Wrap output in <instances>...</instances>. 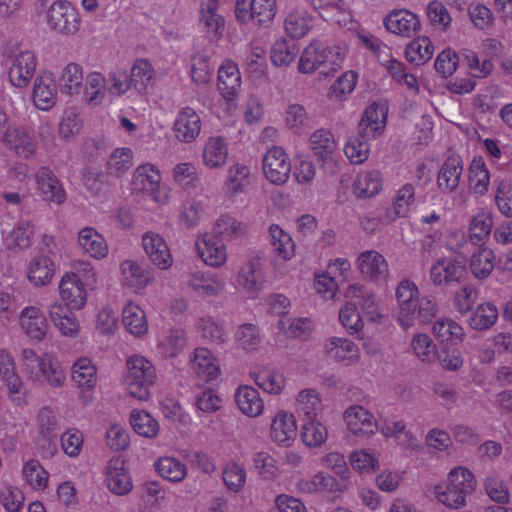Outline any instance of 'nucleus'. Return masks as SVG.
<instances>
[{"mask_svg": "<svg viewBox=\"0 0 512 512\" xmlns=\"http://www.w3.org/2000/svg\"><path fill=\"white\" fill-rule=\"evenodd\" d=\"M374 140L369 136H364L358 130L357 134L350 135L343 147V151L347 159L352 164H363L370 155L371 141Z\"/></svg>", "mask_w": 512, "mask_h": 512, "instance_id": "680f3d73", "label": "nucleus"}, {"mask_svg": "<svg viewBox=\"0 0 512 512\" xmlns=\"http://www.w3.org/2000/svg\"><path fill=\"white\" fill-rule=\"evenodd\" d=\"M323 350L330 360L345 366L355 365L361 358L358 344L344 336L327 337L323 343Z\"/></svg>", "mask_w": 512, "mask_h": 512, "instance_id": "a211bd4d", "label": "nucleus"}, {"mask_svg": "<svg viewBox=\"0 0 512 512\" xmlns=\"http://www.w3.org/2000/svg\"><path fill=\"white\" fill-rule=\"evenodd\" d=\"M142 248L149 261L160 270H168L174 263L171 249L165 238L156 231H147L141 238Z\"/></svg>", "mask_w": 512, "mask_h": 512, "instance_id": "aec40b11", "label": "nucleus"}, {"mask_svg": "<svg viewBox=\"0 0 512 512\" xmlns=\"http://www.w3.org/2000/svg\"><path fill=\"white\" fill-rule=\"evenodd\" d=\"M337 486L336 479L324 472L302 476L296 482V489L302 494L334 492L337 490Z\"/></svg>", "mask_w": 512, "mask_h": 512, "instance_id": "6e6d98bb", "label": "nucleus"}, {"mask_svg": "<svg viewBox=\"0 0 512 512\" xmlns=\"http://www.w3.org/2000/svg\"><path fill=\"white\" fill-rule=\"evenodd\" d=\"M389 108L383 101L370 103L363 111L358 130L373 139L381 136L387 126Z\"/></svg>", "mask_w": 512, "mask_h": 512, "instance_id": "b1692460", "label": "nucleus"}, {"mask_svg": "<svg viewBox=\"0 0 512 512\" xmlns=\"http://www.w3.org/2000/svg\"><path fill=\"white\" fill-rule=\"evenodd\" d=\"M122 324L135 339H143L149 332V321L144 308L136 301L126 302L122 308Z\"/></svg>", "mask_w": 512, "mask_h": 512, "instance_id": "72a5a7b5", "label": "nucleus"}, {"mask_svg": "<svg viewBox=\"0 0 512 512\" xmlns=\"http://www.w3.org/2000/svg\"><path fill=\"white\" fill-rule=\"evenodd\" d=\"M299 424L294 412L279 409L274 412L268 425V437L279 448H290L299 435Z\"/></svg>", "mask_w": 512, "mask_h": 512, "instance_id": "6e6552de", "label": "nucleus"}, {"mask_svg": "<svg viewBox=\"0 0 512 512\" xmlns=\"http://www.w3.org/2000/svg\"><path fill=\"white\" fill-rule=\"evenodd\" d=\"M276 12L277 0L235 1V18L241 24L269 25L274 20Z\"/></svg>", "mask_w": 512, "mask_h": 512, "instance_id": "9d476101", "label": "nucleus"}, {"mask_svg": "<svg viewBox=\"0 0 512 512\" xmlns=\"http://www.w3.org/2000/svg\"><path fill=\"white\" fill-rule=\"evenodd\" d=\"M312 27L313 17L304 9L291 11L284 21L286 34L294 39L303 38Z\"/></svg>", "mask_w": 512, "mask_h": 512, "instance_id": "338daca9", "label": "nucleus"}, {"mask_svg": "<svg viewBox=\"0 0 512 512\" xmlns=\"http://www.w3.org/2000/svg\"><path fill=\"white\" fill-rule=\"evenodd\" d=\"M68 305L55 301L48 306V315L54 327L67 338H76L80 333V323Z\"/></svg>", "mask_w": 512, "mask_h": 512, "instance_id": "c9c22d12", "label": "nucleus"}, {"mask_svg": "<svg viewBox=\"0 0 512 512\" xmlns=\"http://www.w3.org/2000/svg\"><path fill=\"white\" fill-rule=\"evenodd\" d=\"M464 273V266L454 258L442 256L435 259L429 269V279L434 286L445 287L458 282Z\"/></svg>", "mask_w": 512, "mask_h": 512, "instance_id": "c85d7f7f", "label": "nucleus"}, {"mask_svg": "<svg viewBox=\"0 0 512 512\" xmlns=\"http://www.w3.org/2000/svg\"><path fill=\"white\" fill-rule=\"evenodd\" d=\"M234 398L238 410L248 418L260 417L265 411V403L260 392L251 385L238 386Z\"/></svg>", "mask_w": 512, "mask_h": 512, "instance_id": "79ce46f5", "label": "nucleus"}, {"mask_svg": "<svg viewBox=\"0 0 512 512\" xmlns=\"http://www.w3.org/2000/svg\"><path fill=\"white\" fill-rule=\"evenodd\" d=\"M432 333L442 346H457L466 333L463 326L451 318H439L432 326Z\"/></svg>", "mask_w": 512, "mask_h": 512, "instance_id": "09e8293b", "label": "nucleus"}, {"mask_svg": "<svg viewBox=\"0 0 512 512\" xmlns=\"http://www.w3.org/2000/svg\"><path fill=\"white\" fill-rule=\"evenodd\" d=\"M435 53V46L427 35H418L405 47V59L414 66H422L428 63Z\"/></svg>", "mask_w": 512, "mask_h": 512, "instance_id": "3c124183", "label": "nucleus"}, {"mask_svg": "<svg viewBox=\"0 0 512 512\" xmlns=\"http://www.w3.org/2000/svg\"><path fill=\"white\" fill-rule=\"evenodd\" d=\"M269 243L272 247L274 259L273 271L276 275L287 273L286 263L296 255V244L292 236L278 224L268 227Z\"/></svg>", "mask_w": 512, "mask_h": 512, "instance_id": "ddd939ff", "label": "nucleus"}, {"mask_svg": "<svg viewBox=\"0 0 512 512\" xmlns=\"http://www.w3.org/2000/svg\"><path fill=\"white\" fill-rule=\"evenodd\" d=\"M251 175L252 168L248 163L235 162L230 165L222 187L225 199L231 203L236 202L247 191Z\"/></svg>", "mask_w": 512, "mask_h": 512, "instance_id": "393cba45", "label": "nucleus"}, {"mask_svg": "<svg viewBox=\"0 0 512 512\" xmlns=\"http://www.w3.org/2000/svg\"><path fill=\"white\" fill-rule=\"evenodd\" d=\"M490 171L482 156H474L468 166V186L478 196H484L490 187Z\"/></svg>", "mask_w": 512, "mask_h": 512, "instance_id": "603ef678", "label": "nucleus"}, {"mask_svg": "<svg viewBox=\"0 0 512 512\" xmlns=\"http://www.w3.org/2000/svg\"><path fill=\"white\" fill-rule=\"evenodd\" d=\"M463 172L462 161L457 156H451L441 166L437 175V186L444 193H451L459 186Z\"/></svg>", "mask_w": 512, "mask_h": 512, "instance_id": "5fc2aeb1", "label": "nucleus"}, {"mask_svg": "<svg viewBox=\"0 0 512 512\" xmlns=\"http://www.w3.org/2000/svg\"><path fill=\"white\" fill-rule=\"evenodd\" d=\"M129 424L132 430L146 439H154L159 435V421L144 409H132L129 413Z\"/></svg>", "mask_w": 512, "mask_h": 512, "instance_id": "13d9d810", "label": "nucleus"}, {"mask_svg": "<svg viewBox=\"0 0 512 512\" xmlns=\"http://www.w3.org/2000/svg\"><path fill=\"white\" fill-rule=\"evenodd\" d=\"M348 461L354 472L370 476L380 470L381 452L371 447H361L350 452Z\"/></svg>", "mask_w": 512, "mask_h": 512, "instance_id": "a18cd8bd", "label": "nucleus"}, {"mask_svg": "<svg viewBox=\"0 0 512 512\" xmlns=\"http://www.w3.org/2000/svg\"><path fill=\"white\" fill-rule=\"evenodd\" d=\"M199 25L211 39H218L222 35L225 26V20L219 13V7L201 2Z\"/></svg>", "mask_w": 512, "mask_h": 512, "instance_id": "052dcab7", "label": "nucleus"}, {"mask_svg": "<svg viewBox=\"0 0 512 512\" xmlns=\"http://www.w3.org/2000/svg\"><path fill=\"white\" fill-rule=\"evenodd\" d=\"M342 419L347 433L357 439H369L378 432L376 417L362 405L348 406L343 412Z\"/></svg>", "mask_w": 512, "mask_h": 512, "instance_id": "9b49d317", "label": "nucleus"}, {"mask_svg": "<svg viewBox=\"0 0 512 512\" xmlns=\"http://www.w3.org/2000/svg\"><path fill=\"white\" fill-rule=\"evenodd\" d=\"M32 100L39 110L48 111L54 107L57 100V86L52 72L42 70L34 80Z\"/></svg>", "mask_w": 512, "mask_h": 512, "instance_id": "c756f323", "label": "nucleus"}, {"mask_svg": "<svg viewBox=\"0 0 512 512\" xmlns=\"http://www.w3.org/2000/svg\"><path fill=\"white\" fill-rule=\"evenodd\" d=\"M261 169L266 181L275 186H282L290 179L292 162L283 147L273 146L263 154Z\"/></svg>", "mask_w": 512, "mask_h": 512, "instance_id": "1a4fd4ad", "label": "nucleus"}, {"mask_svg": "<svg viewBox=\"0 0 512 512\" xmlns=\"http://www.w3.org/2000/svg\"><path fill=\"white\" fill-rule=\"evenodd\" d=\"M387 32L402 38H410L421 30L420 16L407 8H394L383 19Z\"/></svg>", "mask_w": 512, "mask_h": 512, "instance_id": "2eb2a0df", "label": "nucleus"}, {"mask_svg": "<svg viewBox=\"0 0 512 512\" xmlns=\"http://www.w3.org/2000/svg\"><path fill=\"white\" fill-rule=\"evenodd\" d=\"M103 439L105 445L115 452L127 450L131 442L129 431L117 421H109L104 425Z\"/></svg>", "mask_w": 512, "mask_h": 512, "instance_id": "774afa93", "label": "nucleus"}, {"mask_svg": "<svg viewBox=\"0 0 512 512\" xmlns=\"http://www.w3.org/2000/svg\"><path fill=\"white\" fill-rule=\"evenodd\" d=\"M55 271L54 261L44 253H38L32 256L28 262L26 275L33 286L43 287L52 281Z\"/></svg>", "mask_w": 512, "mask_h": 512, "instance_id": "c03bdc74", "label": "nucleus"}, {"mask_svg": "<svg viewBox=\"0 0 512 512\" xmlns=\"http://www.w3.org/2000/svg\"><path fill=\"white\" fill-rule=\"evenodd\" d=\"M496 256L492 248L481 243L473 251L469 260L472 275L478 280L488 278L495 268Z\"/></svg>", "mask_w": 512, "mask_h": 512, "instance_id": "8fccbe9b", "label": "nucleus"}, {"mask_svg": "<svg viewBox=\"0 0 512 512\" xmlns=\"http://www.w3.org/2000/svg\"><path fill=\"white\" fill-rule=\"evenodd\" d=\"M38 195L49 203L61 205L66 201V192L57 176L47 167H41L33 177Z\"/></svg>", "mask_w": 512, "mask_h": 512, "instance_id": "cd10ccee", "label": "nucleus"}, {"mask_svg": "<svg viewBox=\"0 0 512 512\" xmlns=\"http://www.w3.org/2000/svg\"><path fill=\"white\" fill-rule=\"evenodd\" d=\"M156 381V367L147 357L133 354L126 358L122 385L130 397L140 402L149 401L152 398L151 388Z\"/></svg>", "mask_w": 512, "mask_h": 512, "instance_id": "f03ea898", "label": "nucleus"}, {"mask_svg": "<svg viewBox=\"0 0 512 512\" xmlns=\"http://www.w3.org/2000/svg\"><path fill=\"white\" fill-rule=\"evenodd\" d=\"M38 61L34 52L25 50L17 54L8 69L9 83L16 88H25L33 78Z\"/></svg>", "mask_w": 512, "mask_h": 512, "instance_id": "bb28decb", "label": "nucleus"}, {"mask_svg": "<svg viewBox=\"0 0 512 512\" xmlns=\"http://www.w3.org/2000/svg\"><path fill=\"white\" fill-rule=\"evenodd\" d=\"M20 362L27 379L35 383H46L60 388L66 381L60 361L52 354L39 356L33 349L25 348L21 352Z\"/></svg>", "mask_w": 512, "mask_h": 512, "instance_id": "7ed1b4c3", "label": "nucleus"}, {"mask_svg": "<svg viewBox=\"0 0 512 512\" xmlns=\"http://www.w3.org/2000/svg\"><path fill=\"white\" fill-rule=\"evenodd\" d=\"M345 57V51L339 46H328L313 39L302 49L297 70L301 74L310 75L320 68H328L330 73H334L341 67Z\"/></svg>", "mask_w": 512, "mask_h": 512, "instance_id": "423d86ee", "label": "nucleus"}, {"mask_svg": "<svg viewBox=\"0 0 512 512\" xmlns=\"http://www.w3.org/2000/svg\"><path fill=\"white\" fill-rule=\"evenodd\" d=\"M395 299L396 320L404 330L428 323L437 313L436 302L429 297H422L417 284L410 279L398 283Z\"/></svg>", "mask_w": 512, "mask_h": 512, "instance_id": "f257e3e1", "label": "nucleus"}, {"mask_svg": "<svg viewBox=\"0 0 512 512\" xmlns=\"http://www.w3.org/2000/svg\"><path fill=\"white\" fill-rule=\"evenodd\" d=\"M0 378L8 390L10 400L16 405L23 404L25 385L17 372L14 358L5 349L0 350Z\"/></svg>", "mask_w": 512, "mask_h": 512, "instance_id": "4be33fe9", "label": "nucleus"}, {"mask_svg": "<svg viewBox=\"0 0 512 512\" xmlns=\"http://www.w3.org/2000/svg\"><path fill=\"white\" fill-rule=\"evenodd\" d=\"M236 285L249 297L256 296L265 285L261 263L258 260L245 262L238 270Z\"/></svg>", "mask_w": 512, "mask_h": 512, "instance_id": "ea45409f", "label": "nucleus"}, {"mask_svg": "<svg viewBox=\"0 0 512 512\" xmlns=\"http://www.w3.org/2000/svg\"><path fill=\"white\" fill-rule=\"evenodd\" d=\"M309 148L323 165L336 159L339 144L333 133L325 128L316 129L308 139Z\"/></svg>", "mask_w": 512, "mask_h": 512, "instance_id": "58836bf2", "label": "nucleus"}, {"mask_svg": "<svg viewBox=\"0 0 512 512\" xmlns=\"http://www.w3.org/2000/svg\"><path fill=\"white\" fill-rule=\"evenodd\" d=\"M19 157L29 159L36 151V141L32 132L21 126H8L0 138Z\"/></svg>", "mask_w": 512, "mask_h": 512, "instance_id": "e433bc0d", "label": "nucleus"}, {"mask_svg": "<svg viewBox=\"0 0 512 512\" xmlns=\"http://www.w3.org/2000/svg\"><path fill=\"white\" fill-rule=\"evenodd\" d=\"M229 158V143L225 137L212 135L205 139L201 147L200 160L206 169L222 170L227 166Z\"/></svg>", "mask_w": 512, "mask_h": 512, "instance_id": "412c9836", "label": "nucleus"}, {"mask_svg": "<svg viewBox=\"0 0 512 512\" xmlns=\"http://www.w3.org/2000/svg\"><path fill=\"white\" fill-rule=\"evenodd\" d=\"M249 375L253 382L268 395H281L287 385L285 373L270 365H255Z\"/></svg>", "mask_w": 512, "mask_h": 512, "instance_id": "a878e982", "label": "nucleus"}, {"mask_svg": "<svg viewBox=\"0 0 512 512\" xmlns=\"http://www.w3.org/2000/svg\"><path fill=\"white\" fill-rule=\"evenodd\" d=\"M359 274L373 283L385 282L390 277L389 264L386 258L376 250L362 251L355 260Z\"/></svg>", "mask_w": 512, "mask_h": 512, "instance_id": "6ab92c4d", "label": "nucleus"}, {"mask_svg": "<svg viewBox=\"0 0 512 512\" xmlns=\"http://www.w3.org/2000/svg\"><path fill=\"white\" fill-rule=\"evenodd\" d=\"M34 232L33 222L26 219L20 220L4 237V244L9 250L23 251L30 247Z\"/></svg>", "mask_w": 512, "mask_h": 512, "instance_id": "0e129e2a", "label": "nucleus"}, {"mask_svg": "<svg viewBox=\"0 0 512 512\" xmlns=\"http://www.w3.org/2000/svg\"><path fill=\"white\" fill-rule=\"evenodd\" d=\"M175 139L182 144H191L197 140L202 130L200 115L191 107L181 108L173 122Z\"/></svg>", "mask_w": 512, "mask_h": 512, "instance_id": "5701e85b", "label": "nucleus"}, {"mask_svg": "<svg viewBox=\"0 0 512 512\" xmlns=\"http://www.w3.org/2000/svg\"><path fill=\"white\" fill-rule=\"evenodd\" d=\"M417 208L415 187L412 184H404L394 194L391 213L394 218H405L412 214Z\"/></svg>", "mask_w": 512, "mask_h": 512, "instance_id": "69168bd1", "label": "nucleus"}, {"mask_svg": "<svg viewBox=\"0 0 512 512\" xmlns=\"http://www.w3.org/2000/svg\"><path fill=\"white\" fill-rule=\"evenodd\" d=\"M105 483L115 495L124 496L133 489L132 477L121 457L112 458L106 467Z\"/></svg>", "mask_w": 512, "mask_h": 512, "instance_id": "f704fd0d", "label": "nucleus"}, {"mask_svg": "<svg viewBox=\"0 0 512 512\" xmlns=\"http://www.w3.org/2000/svg\"><path fill=\"white\" fill-rule=\"evenodd\" d=\"M188 286L200 297L215 298L224 292L226 282L215 272L197 270L191 273Z\"/></svg>", "mask_w": 512, "mask_h": 512, "instance_id": "473e14b6", "label": "nucleus"}, {"mask_svg": "<svg viewBox=\"0 0 512 512\" xmlns=\"http://www.w3.org/2000/svg\"><path fill=\"white\" fill-rule=\"evenodd\" d=\"M71 377L81 400L85 403L92 402L96 392V365L93 360L87 357L78 358L71 367Z\"/></svg>", "mask_w": 512, "mask_h": 512, "instance_id": "f3484780", "label": "nucleus"}, {"mask_svg": "<svg viewBox=\"0 0 512 512\" xmlns=\"http://www.w3.org/2000/svg\"><path fill=\"white\" fill-rule=\"evenodd\" d=\"M121 283L136 294H142L153 279L146 267L137 260L127 259L120 265Z\"/></svg>", "mask_w": 512, "mask_h": 512, "instance_id": "7c9ffc66", "label": "nucleus"}, {"mask_svg": "<svg viewBox=\"0 0 512 512\" xmlns=\"http://www.w3.org/2000/svg\"><path fill=\"white\" fill-rule=\"evenodd\" d=\"M384 186L382 173L376 169L360 170L351 184V191L358 199H370L379 195Z\"/></svg>", "mask_w": 512, "mask_h": 512, "instance_id": "4c0bfd02", "label": "nucleus"}, {"mask_svg": "<svg viewBox=\"0 0 512 512\" xmlns=\"http://www.w3.org/2000/svg\"><path fill=\"white\" fill-rule=\"evenodd\" d=\"M299 435L305 447L319 448L328 440L329 430L327 424L318 416H308L303 419Z\"/></svg>", "mask_w": 512, "mask_h": 512, "instance_id": "49530a36", "label": "nucleus"}, {"mask_svg": "<svg viewBox=\"0 0 512 512\" xmlns=\"http://www.w3.org/2000/svg\"><path fill=\"white\" fill-rule=\"evenodd\" d=\"M130 191L134 195L147 197L157 207L167 206L172 198L170 186L162 181L159 167L153 163H143L133 172Z\"/></svg>", "mask_w": 512, "mask_h": 512, "instance_id": "20e7f679", "label": "nucleus"}, {"mask_svg": "<svg viewBox=\"0 0 512 512\" xmlns=\"http://www.w3.org/2000/svg\"><path fill=\"white\" fill-rule=\"evenodd\" d=\"M241 84L242 78L237 64L230 59L224 60L217 72L219 105L224 113L231 115L237 110Z\"/></svg>", "mask_w": 512, "mask_h": 512, "instance_id": "0eeeda50", "label": "nucleus"}, {"mask_svg": "<svg viewBox=\"0 0 512 512\" xmlns=\"http://www.w3.org/2000/svg\"><path fill=\"white\" fill-rule=\"evenodd\" d=\"M280 334L289 339L305 338L314 329V321L309 317L282 316L277 321Z\"/></svg>", "mask_w": 512, "mask_h": 512, "instance_id": "bf43d9fd", "label": "nucleus"}, {"mask_svg": "<svg viewBox=\"0 0 512 512\" xmlns=\"http://www.w3.org/2000/svg\"><path fill=\"white\" fill-rule=\"evenodd\" d=\"M155 77L156 70L153 65L147 59L138 58L130 68L128 79L131 89L139 95H146L152 88Z\"/></svg>", "mask_w": 512, "mask_h": 512, "instance_id": "de8ad7c7", "label": "nucleus"}, {"mask_svg": "<svg viewBox=\"0 0 512 512\" xmlns=\"http://www.w3.org/2000/svg\"><path fill=\"white\" fill-rule=\"evenodd\" d=\"M493 227V214L488 208H479L471 215L468 225V238L472 244L484 243Z\"/></svg>", "mask_w": 512, "mask_h": 512, "instance_id": "864d4df0", "label": "nucleus"}, {"mask_svg": "<svg viewBox=\"0 0 512 512\" xmlns=\"http://www.w3.org/2000/svg\"><path fill=\"white\" fill-rule=\"evenodd\" d=\"M195 250L200 260L208 267H222L228 259L227 249L216 234L202 231L195 237Z\"/></svg>", "mask_w": 512, "mask_h": 512, "instance_id": "4468645a", "label": "nucleus"}, {"mask_svg": "<svg viewBox=\"0 0 512 512\" xmlns=\"http://www.w3.org/2000/svg\"><path fill=\"white\" fill-rule=\"evenodd\" d=\"M153 467L159 477L171 483H181L188 475L186 464L174 456L157 458Z\"/></svg>", "mask_w": 512, "mask_h": 512, "instance_id": "4d7b16f0", "label": "nucleus"}, {"mask_svg": "<svg viewBox=\"0 0 512 512\" xmlns=\"http://www.w3.org/2000/svg\"><path fill=\"white\" fill-rule=\"evenodd\" d=\"M130 89L131 83L126 70L115 68L105 73L101 83H98V98L113 100L125 95Z\"/></svg>", "mask_w": 512, "mask_h": 512, "instance_id": "37998d69", "label": "nucleus"}, {"mask_svg": "<svg viewBox=\"0 0 512 512\" xmlns=\"http://www.w3.org/2000/svg\"><path fill=\"white\" fill-rule=\"evenodd\" d=\"M18 322L21 331L30 339L42 341L48 332V322L41 308L36 306L24 307L19 315Z\"/></svg>", "mask_w": 512, "mask_h": 512, "instance_id": "2f4dec72", "label": "nucleus"}, {"mask_svg": "<svg viewBox=\"0 0 512 512\" xmlns=\"http://www.w3.org/2000/svg\"><path fill=\"white\" fill-rule=\"evenodd\" d=\"M46 23L54 33L73 35L80 28V17L71 2L56 0L47 10Z\"/></svg>", "mask_w": 512, "mask_h": 512, "instance_id": "f8f14e48", "label": "nucleus"}, {"mask_svg": "<svg viewBox=\"0 0 512 512\" xmlns=\"http://www.w3.org/2000/svg\"><path fill=\"white\" fill-rule=\"evenodd\" d=\"M83 69L77 63H69L63 67L58 77V88L61 94L79 95L83 89Z\"/></svg>", "mask_w": 512, "mask_h": 512, "instance_id": "e2e57ef3", "label": "nucleus"}, {"mask_svg": "<svg viewBox=\"0 0 512 512\" xmlns=\"http://www.w3.org/2000/svg\"><path fill=\"white\" fill-rule=\"evenodd\" d=\"M189 367L199 382L211 383L221 375L219 359L206 347H197L191 352Z\"/></svg>", "mask_w": 512, "mask_h": 512, "instance_id": "dca6fc26", "label": "nucleus"}, {"mask_svg": "<svg viewBox=\"0 0 512 512\" xmlns=\"http://www.w3.org/2000/svg\"><path fill=\"white\" fill-rule=\"evenodd\" d=\"M61 299L73 309H81L87 300L85 285L80 277L73 272L65 273L59 282Z\"/></svg>", "mask_w": 512, "mask_h": 512, "instance_id": "a19ab883", "label": "nucleus"}, {"mask_svg": "<svg viewBox=\"0 0 512 512\" xmlns=\"http://www.w3.org/2000/svg\"><path fill=\"white\" fill-rule=\"evenodd\" d=\"M476 479L472 471L463 466L451 469L444 482L434 488L436 499L451 509H460L466 505L468 494L473 492Z\"/></svg>", "mask_w": 512, "mask_h": 512, "instance_id": "39448f33", "label": "nucleus"}]
</instances>
